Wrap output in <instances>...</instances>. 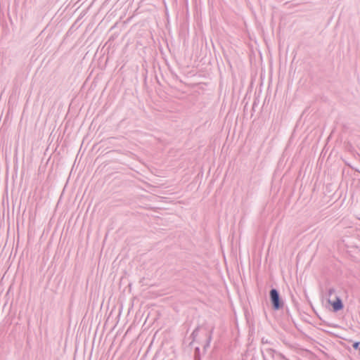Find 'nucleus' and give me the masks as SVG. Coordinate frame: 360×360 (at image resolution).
Wrapping results in <instances>:
<instances>
[{"label": "nucleus", "mask_w": 360, "mask_h": 360, "mask_svg": "<svg viewBox=\"0 0 360 360\" xmlns=\"http://www.w3.org/2000/svg\"><path fill=\"white\" fill-rule=\"evenodd\" d=\"M269 298L272 309L275 311L281 309L284 306V302L281 297L278 290L276 288H271L269 291Z\"/></svg>", "instance_id": "1"}, {"label": "nucleus", "mask_w": 360, "mask_h": 360, "mask_svg": "<svg viewBox=\"0 0 360 360\" xmlns=\"http://www.w3.org/2000/svg\"><path fill=\"white\" fill-rule=\"evenodd\" d=\"M329 302L332 305L333 311L335 312L339 311L344 307L342 301L339 297H336L335 300H334L333 302H330L329 300Z\"/></svg>", "instance_id": "2"}, {"label": "nucleus", "mask_w": 360, "mask_h": 360, "mask_svg": "<svg viewBox=\"0 0 360 360\" xmlns=\"http://www.w3.org/2000/svg\"><path fill=\"white\" fill-rule=\"evenodd\" d=\"M214 329V327L212 326L208 332V335L207 336V342H206L205 345H204L205 349H206L207 347H208L210 346V344L212 338V333H213Z\"/></svg>", "instance_id": "3"}, {"label": "nucleus", "mask_w": 360, "mask_h": 360, "mask_svg": "<svg viewBox=\"0 0 360 360\" xmlns=\"http://www.w3.org/2000/svg\"><path fill=\"white\" fill-rule=\"evenodd\" d=\"M199 330H200V326H197L194 330L193 331V333H191V338L192 339V341L190 343V345L192 344L193 342H194L195 340V338H197V336L198 335V332H199Z\"/></svg>", "instance_id": "4"}, {"label": "nucleus", "mask_w": 360, "mask_h": 360, "mask_svg": "<svg viewBox=\"0 0 360 360\" xmlns=\"http://www.w3.org/2000/svg\"><path fill=\"white\" fill-rule=\"evenodd\" d=\"M335 290L334 288H330L328 290V295L331 296L333 293H335Z\"/></svg>", "instance_id": "5"}, {"label": "nucleus", "mask_w": 360, "mask_h": 360, "mask_svg": "<svg viewBox=\"0 0 360 360\" xmlns=\"http://www.w3.org/2000/svg\"><path fill=\"white\" fill-rule=\"evenodd\" d=\"M199 352H200L199 347H196L195 349V356L199 353Z\"/></svg>", "instance_id": "6"}]
</instances>
